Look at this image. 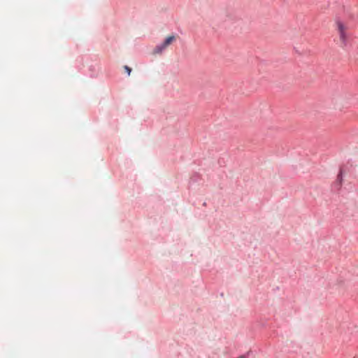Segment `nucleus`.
Here are the masks:
<instances>
[{
    "instance_id": "1",
    "label": "nucleus",
    "mask_w": 358,
    "mask_h": 358,
    "mask_svg": "<svg viewBox=\"0 0 358 358\" xmlns=\"http://www.w3.org/2000/svg\"><path fill=\"white\" fill-rule=\"evenodd\" d=\"M336 26L340 41L344 45H346L348 39V34L347 31L348 27L343 22L340 20L336 22Z\"/></svg>"
},
{
    "instance_id": "2",
    "label": "nucleus",
    "mask_w": 358,
    "mask_h": 358,
    "mask_svg": "<svg viewBox=\"0 0 358 358\" xmlns=\"http://www.w3.org/2000/svg\"><path fill=\"white\" fill-rule=\"evenodd\" d=\"M176 39L174 36H168L162 43L158 44L155 48L153 52L155 54H161L162 53L166 48Z\"/></svg>"
},
{
    "instance_id": "3",
    "label": "nucleus",
    "mask_w": 358,
    "mask_h": 358,
    "mask_svg": "<svg viewBox=\"0 0 358 358\" xmlns=\"http://www.w3.org/2000/svg\"><path fill=\"white\" fill-rule=\"evenodd\" d=\"M256 354L253 351H249L247 352V354L244 356H241L239 358H245V357H255Z\"/></svg>"
},
{
    "instance_id": "4",
    "label": "nucleus",
    "mask_w": 358,
    "mask_h": 358,
    "mask_svg": "<svg viewBox=\"0 0 358 358\" xmlns=\"http://www.w3.org/2000/svg\"><path fill=\"white\" fill-rule=\"evenodd\" d=\"M343 177V171H342V169H341L339 173H338V176H337V180L339 181V182H342Z\"/></svg>"
},
{
    "instance_id": "5",
    "label": "nucleus",
    "mask_w": 358,
    "mask_h": 358,
    "mask_svg": "<svg viewBox=\"0 0 358 358\" xmlns=\"http://www.w3.org/2000/svg\"><path fill=\"white\" fill-rule=\"evenodd\" d=\"M124 69H125L126 72L127 73V74L129 76V75H130V73H131V68H129V66H124Z\"/></svg>"
}]
</instances>
